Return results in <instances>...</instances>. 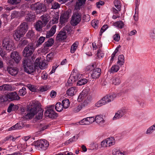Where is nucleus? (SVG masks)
Returning a JSON list of instances; mask_svg holds the SVG:
<instances>
[{
    "label": "nucleus",
    "mask_w": 155,
    "mask_h": 155,
    "mask_svg": "<svg viewBox=\"0 0 155 155\" xmlns=\"http://www.w3.org/2000/svg\"><path fill=\"white\" fill-rule=\"evenodd\" d=\"M30 110L28 111L27 114L26 115V118L29 119L33 117L35 115H36V118L40 120L42 118L43 115V111L41 109L39 106L33 105Z\"/></svg>",
    "instance_id": "f257e3e1"
},
{
    "label": "nucleus",
    "mask_w": 155,
    "mask_h": 155,
    "mask_svg": "<svg viewBox=\"0 0 155 155\" xmlns=\"http://www.w3.org/2000/svg\"><path fill=\"white\" fill-rule=\"evenodd\" d=\"M22 65L24 71L28 74H31L34 72L37 67L35 63V65L34 66L32 61L28 58H25L23 59Z\"/></svg>",
    "instance_id": "f03ea898"
},
{
    "label": "nucleus",
    "mask_w": 155,
    "mask_h": 155,
    "mask_svg": "<svg viewBox=\"0 0 155 155\" xmlns=\"http://www.w3.org/2000/svg\"><path fill=\"white\" fill-rule=\"evenodd\" d=\"M48 142L44 139L38 140L35 141L31 145L34 146L36 149L38 150H45L49 146Z\"/></svg>",
    "instance_id": "7ed1b4c3"
},
{
    "label": "nucleus",
    "mask_w": 155,
    "mask_h": 155,
    "mask_svg": "<svg viewBox=\"0 0 155 155\" xmlns=\"http://www.w3.org/2000/svg\"><path fill=\"white\" fill-rule=\"evenodd\" d=\"M2 45L6 50L10 51L14 48V43L8 37H6L2 39Z\"/></svg>",
    "instance_id": "20e7f679"
},
{
    "label": "nucleus",
    "mask_w": 155,
    "mask_h": 155,
    "mask_svg": "<svg viewBox=\"0 0 155 155\" xmlns=\"http://www.w3.org/2000/svg\"><path fill=\"white\" fill-rule=\"evenodd\" d=\"M10 58L11 60L9 61V63L11 65H13L15 63L17 64H18L21 59V56L16 51H13L11 53Z\"/></svg>",
    "instance_id": "39448f33"
},
{
    "label": "nucleus",
    "mask_w": 155,
    "mask_h": 155,
    "mask_svg": "<svg viewBox=\"0 0 155 155\" xmlns=\"http://www.w3.org/2000/svg\"><path fill=\"white\" fill-rule=\"evenodd\" d=\"M89 90L88 88L84 89L78 96V100L80 101L83 100H84V103L86 102L87 104H88L90 101L89 100H87V99H88L89 98Z\"/></svg>",
    "instance_id": "423d86ee"
},
{
    "label": "nucleus",
    "mask_w": 155,
    "mask_h": 155,
    "mask_svg": "<svg viewBox=\"0 0 155 155\" xmlns=\"http://www.w3.org/2000/svg\"><path fill=\"white\" fill-rule=\"evenodd\" d=\"M54 105L50 106L48 107L45 113V115L46 117L54 118L57 117V114L54 110Z\"/></svg>",
    "instance_id": "0eeeda50"
},
{
    "label": "nucleus",
    "mask_w": 155,
    "mask_h": 155,
    "mask_svg": "<svg viewBox=\"0 0 155 155\" xmlns=\"http://www.w3.org/2000/svg\"><path fill=\"white\" fill-rule=\"evenodd\" d=\"M34 50L33 45L31 44L28 45L26 46L23 51V55L24 56L27 57L30 56L33 53Z\"/></svg>",
    "instance_id": "6e6552de"
},
{
    "label": "nucleus",
    "mask_w": 155,
    "mask_h": 155,
    "mask_svg": "<svg viewBox=\"0 0 155 155\" xmlns=\"http://www.w3.org/2000/svg\"><path fill=\"white\" fill-rule=\"evenodd\" d=\"M81 21V16L80 14L76 12L72 15L71 21V25L73 26L77 25Z\"/></svg>",
    "instance_id": "1a4fd4ad"
},
{
    "label": "nucleus",
    "mask_w": 155,
    "mask_h": 155,
    "mask_svg": "<svg viewBox=\"0 0 155 155\" xmlns=\"http://www.w3.org/2000/svg\"><path fill=\"white\" fill-rule=\"evenodd\" d=\"M81 78V74L77 72H73L68 79V82L69 84H72Z\"/></svg>",
    "instance_id": "9d476101"
},
{
    "label": "nucleus",
    "mask_w": 155,
    "mask_h": 155,
    "mask_svg": "<svg viewBox=\"0 0 155 155\" xmlns=\"http://www.w3.org/2000/svg\"><path fill=\"white\" fill-rule=\"evenodd\" d=\"M127 112V110L125 108L119 110L115 113V116L113 118V120H115L121 118L125 115Z\"/></svg>",
    "instance_id": "9b49d317"
},
{
    "label": "nucleus",
    "mask_w": 155,
    "mask_h": 155,
    "mask_svg": "<svg viewBox=\"0 0 155 155\" xmlns=\"http://www.w3.org/2000/svg\"><path fill=\"white\" fill-rule=\"evenodd\" d=\"M69 15L70 13L68 11L64 12L61 13L59 20L60 23L62 24L67 22L68 19L69 18Z\"/></svg>",
    "instance_id": "f8f14e48"
},
{
    "label": "nucleus",
    "mask_w": 155,
    "mask_h": 155,
    "mask_svg": "<svg viewBox=\"0 0 155 155\" xmlns=\"http://www.w3.org/2000/svg\"><path fill=\"white\" fill-rule=\"evenodd\" d=\"M41 58H37L35 61V65H38L39 68L41 69H44L47 67V64L45 60H43L40 62Z\"/></svg>",
    "instance_id": "ddd939ff"
},
{
    "label": "nucleus",
    "mask_w": 155,
    "mask_h": 155,
    "mask_svg": "<svg viewBox=\"0 0 155 155\" xmlns=\"http://www.w3.org/2000/svg\"><path fill=\"white\" fill-rule=\"evenodd\" d=\"M8 97H9V100L10 101H18L20 99V97L18 96L15 91L8 93Z\"/></svg>",
    "instance_id": "4468645a"
},
{
    "label": "nucleus",
    "mask_w": 155,
    "mask_h": 155,
    "mask_svg": "<svg viewBox=\"0 0 155 155\" xmlns=\"http://www.w3.org/2000/svg\"><path fill=\"white\" fill-rule=\"evenodd\" d=\"M101 73V70L100 68H97L94 69L91 74V77L93 79H96L99 77Z\"/></svg>",
    "instance_id": "2eb2a0df"
},
{
    "label": "nucleus",
    "mask_w": 155,
    "mask_h": 155,
    "mask_svg": "<svg viewBox=\"0 0 155 155\" xmlns=\"http://www.w3.org/2000/svg\"><path fill=\"white\" fill-rule=\"evenodd\" d=\"M41 20H39L35 24L34 27L36 31L41 32L42 31V28L45 26Z\"/></svg>",
    "instance_id": "dca6fc26"
},
{
    "label": "nucleus",
    "mask_w": 155,
    "mask_h": 155,
    "mask_svg": "<svg viewBox=\"0 0 155 155\" xmlns=\"http://www.w3.org/2000/svg\"><path fill=\"white\" fill-rule=\"evenodd\" d=\"M43 5L42 4L37 3L31 5V8L33 10H36L37 12L40 13L43 11L42 10Z\"/></svg>",
    "instance_id": "f3484780"
},
{
    "label": "nucleus",
    "mask_w": 155,
    "mask_h": 155,
    "mask_svg": "<svg viewBox=\"0 0 155 155\" xmlns=\"http://www.w3.org/2000/svg\"><path fill=\"white\" fill-rule=\"evenodd\" d=\"M78 91V89L77 87H71L67 90L66 94L68 96H73L76 94Z\"/></svg>",
    "instance_id": "a211bd4d"
},
{
    "label": "nucleus",
    "mask_w": 155,
    "mask_h": 155,
    "mask_svg": "<svg viewBox=\"0 0 155 155\" xmlns=\"http://www.w3.org/2000/svg\"><path fill=\"white\" fill-rule=\"evenodd\" d=\"M18 29L25 34L28 29L27 23L25 22L22 23L20 25Z\"/></svg>",
    "instance_id": "6ab92c4d"
},
{
    "label": "nucleus",
    "mask_w": 155,
    "mask_h": 155,
    "mask_svg": "<svg viewBox=\"0 0 155 155\" xmlns=\"http://www.w3.org/2000/svg\"><path fill=\"white\" fill-rule=\"evenodd\" d=\"M114 6L117 9L115 8H113V12L114 14H117L119 11L121 10V5L120 2L118 0H115L114 2Z\"/></svg>",
    "instance_id": "aec40b11"
},
{
    "label": "nucleus",
    "mask_w": 155,
    "mask_h": 155,
    "mask_svg": "<svg viewBox=\"0 0 155 155\" xmlns=\"http://www.w3.org/2000/svg\"><path fill=\"white\" fill-rule=\"evenodd\" d=\"M7 71L8 73L11 75L15 76L18 74L19 69L16 67H10L8 68Z\"/></svg>",
    "instance_id": "412c9836"
},
{
    "label": "nucleus",
    "mask_w": 155,
    "mask_h": 155,
    "mask_svg": "<svg viewBox=\"0 0 155 155\" xmlns=\"http://www.w3.org/2000/svg\"><path fill=\"white\" fill-rule=\"evenodd\" d=\"M67 38L66 33L65 31H61L56 37V39L59 41L64 40Z\"/></svg>",
    "instance_id": "4be33fe9"
},
{
    "label": "nucleus",
    "mask_w": 155,
    "mask_h": 155,
    "mask_svg": "<svg viewBox=\"0 0 155 155\" xmlns=\"http://www.w3.org/2000/svg\"><path fill=\"white\" fill-rule=\"evenodd\" d=\"M87 0H77L75 5V9L76 10H79L82 6L85 3Z\"/></svg>",
    "instance_id": "5701e85b"
},
{
    "label": "nucleus",
    "mask_w": 155,
    "mask_h": 155,
    "mask_svg": "<svg viewBox=\"0 0 155 155\" xmlns=\"http://www.w3.org/2000/svg\"><path fill=\"white\" fill-rule=\"evenodd\" d=\"M96 122L99 125H102L105 122V120L101 115H97L95 117Z\"/></svg>",
    "instance_id": "b1692460"
},
{
    "label": "nucleus",
    "mask_w": 155,
    "mask_h": 155,
    "mask_svg": "<svg viewBox=\"0 0 155 155\" xmlns=\"http://www.w3.org/2000/svg\"><path fill=\"white\" fill-rule=\"evenodd\" d=\"M56 26L55 25L53 26L50 31H47L46 37V38H49L53 35L56 31Z\"/></svg>",
    "instance_id": "393cba45"
},
{
    "label": "nucleus",
    "mask_w": 155,
    "mask_h": 155,
    "mask_svg": "<svg viewBox=\"0 0 155 155\" xmlns=\"http://www.w3.org/2000/svg\"><path fill=\"white\" fill-rule=\"evenodd\" d=\"M24 34L18 29L16 30L13 35V36L15 39L16 41L19 40L20 38L22 37Z\"/></svg>",
    "instance_id": "a878e982"
},
{
    "label": "nucleus",
    "mask_w": 155,
    "mask_h": 155,
    "mask_svg": "<svg viewBox=\"0 0 155 155\" xmlns=\"http://www.w3.org/2000/svg\"><path fill=\"white\" fill-rule=\"evenodd\" d=\"M106 140L108 147H110L115 143V140L114 138L113 137H110Z\"/></svg>",
    "instance_id": "bb28decb"
},
{
    "label": "nucleus",
    "mask_w": 155,
    "mask_h": 155,
    "mask_svg": "<svg viewBox=\"0 0 155 155\" xmlns=\"http://www.w3.org/2000/svg\"><path fill=\"white\" fill-rule=\"evenodd\" d=\"M49 16L48 14H45L41 16V19L42 20V21L44 25H46L49 21Z\"/></svg>",
    "instance_id": "cd10ccee"
},
{
    "label": "nucleus",
    "mask_w": 155,
    "mask_h": 155,
    "mask_svg": "<svg viewBox=\"0 0 155 155\" xmlns=\"http://www.w3.org/2000/svg\"><path fill=\"white\" fill-rule=\"evenodd\" d=\"M12 88V87L10 85L8 84H5L0 86V91H11Z\"/></svg>",
    "instance_id": "c85d7f7f"
},
{
    "label": "nucleus",
    "mask_w": 155,
    "mask_h": 155,
    "mask_svg": "<svg viewBox=\"0 0 155 155\" xmlns=\"http://www.w3.org/2000/svg\"><path fill=\"white\" fill-rule=\"evenodd\" d=\"M124 55L121 54L119 55L118 58V61H117V64L120 66H122L124 64Z\"/></svg>",
    "instance_id": "c756f323"
},
{
    "label": "nucleus",
    "mask_w": 155,
    "mask_h": 155,
    "mask_svg": "<svg viewBox=\"0 0 155 155\" xmlns=\"http://www.w3.org/2000/svg\"><path fill=\"white\" fill-rule=\"evenodd\" d=\"M54 43V40L52 38L49 39L48 41L44 44L45 48H48L52 46Z\"/></svg>",
    "instance_id": "7c9ffc66"
},
{
    "label": "nucleus",
    "mask_w": 155,
    "mask_h": 155,
    "mask_svg": "<svg viewBox=\"0 0 155 155\" xmlns=\"http://www.w3.org/2000/svg\"><path fill=\"white\" fill-rule=\"evenodd\" d=\"M112 84L115 85L119 84L121 82L120 78L119 77L116 76L112 78Z\"/></svg>",
    "instance_id": "2f4dec72"
},
{
    "label": "nucleus",
    "mask_w": 155,
    "mask_h": 155,
    "mask_svg": "<svg viewBox=\"0 0 155 155\" xmlns=\"http://www.w3.org/2000/svg\"><path fill=\"white\" fill-rule=\"evenodd\" d=\"M55 108L57 111L60 112L63 110L64 107L61 103L58 102L56 104Z\"/></svg>",
    "instance_id": "473e14b6"
},
{
    "label": "nucleus",
    "mask_w": 155,
    "mask_h": 155,
    "mask_svg": "<svg viewBox=\"0 0 155 155\" xmlns=\"http://www.w3.org/2000/svg\"><path fill=\"white\" fill-rule=\"evenodd\" d=\"M62 104L64 109L67 108L70 106V102L69 100L65 99L62 101Z\"/></svg>",
    "instance_id": "72a5a7b5"
},
{
    "label": "nucleus",
    "mask_w": 155,
    "mask_h": 155,
    "mask_svg": "<svg viewBox=\"0 0 155 155\" xmlns=\"http://www.w3.org/2000/svg\"><path fill=\"white\" fill-rule=\"evenodd\" d=\"M119 68L120 67L118 65H113L111 68L110 72V73H114L117 72L119 70Z\"/></svg>",
    "instance_id": "f704fd0d"
},
{
    "label": "nucleus",
    "mask_w": 155,
    "mask_h": 155,
    "mask_svg": "<svg viewBox=\"0 0 155 155\" xmlns=\"http://www.w3.org/2000/svg\"><path fill=\"white\" fill-rule=\"evenodd\" d=\"M78 45V42L76 41L75 42L71 47V52L72 53H73L76 50L77 47Z\"/></svg>",
    "instance_id": "c9c22d12"
},
{
    "label": "nucleus",
    "mask_w": 155,
    "mask_h": 155,
    "mask_svg": "<svg viewBox=\"0 0 155 155\" xmlns=\"http://www.w3.org/2000/svg\"><path fill=\"white\" fill-rule=\"evenodd\" d=\"M114 26L118 28H122L124 26V24L121 21H119L115 22L114 24Z\"/></svg>",
    "instance_id": "e433bc0d"
},
{
    "label": "nucleus",
    "mask_w": 155,
    "mask_h": 155,
    "mask_svg": "<svg viewBox=\"0 0 155 155\" xmlns=\"http://www.w3.org/2000/svg\"><path fill=\"white\" fill-rule=\"evenodd\" d=\"M88 81V80L86 79H81L79 80L77 83L78 85L81 86L84 85L86 84Z\"/></svg>",
    "instance_id": "4c0bfd02"
},
{
    "label": "nucleus",
    "mask_w": 155,
    "mask_h": 155,
    "mask_svg": "<svg viewBox=\"0 0 155 155\" xmlns=\"http://www.w3.org/2000/svg\"><path fill=\"white\" fill-rule=\"evenodd\" d=\"M9 100V97H8V93L5 95L1 96L0 97V101L1 102L7 101Z\"/></svg>",
    "instance_id": "58836bf2"
},
{
    "label": "nucleus",
    "mask_w": 155,
    "mask_h": 155,
    "mask_svg": "<svg viewBox=\"0 0 155 155\" xmlns=\"http://www.w3.org/2000/svg\"><path fill=\"white\" fill-rule=\"evenodd\" d=\"M26 89L24 87H23L19 91V95L20 96H24L26 93Z\"/></svg>",
    "instance_id": "ea45409f"
},
{
    "label": "nucleus",
    "mask_w": 155,
    "mask_h": 155,
    "mask_svg": "<svg viewBox=\"0 0 155 155\" xmlns=\"http://www.w3.org/2000/svg\"><path fill=\"white\" fill-rule=\"evenodd\" d=\"M79 124L81 125H89V122H88V120L87 118H86L83 119L81 120L78 122Z\"/></svg>",
    "instance_id": "a19ab883"
},
{
    "label": "nucleus",
    "mask_w": 155,
    "mask_h": 155,
    "mask_svg": "<svg viewBox=\"0 0 155 155\" xmlns=\"http://www.w3.org/2000/svg\"><path fill=\"white\" fill-rule=\"evenodd\" d=\"M58 19L59 16L56 14L50 22H51L53 24H56L58 22Z\"/></svg>",
    "instance_id": "79ce46f5"
},
{
    "label": "nucleus",
    "mask_w": 155,
    "mask_h": 155,
    "mask_svg": "<svg viewBox=\"0 0 155 155\" xmlns=\"http://www.w3.org/2000/svg\"><path fill=\"white\" fill-rule=\"evenodd\" d=\"M45 37L41 36L40 37L37 41L38 44L37 46H38L40 45H41L45 41Z\"/></svg>",
    "instance_id": "37998d69"
},
{
    "label": "nucleus",
    "mask_w": 155,
    "mask_h": 155,
    "mask_svg": "<svg viewBox=\"0 0 155 155\" xmlns=\"http://www.w3.org/2000/svg\"><path fill=\"white\" fill-rule=\"evenodd\" d=\"M97 55L98 58H101L104 56V53L101 49H99L97 51Z\"/></svg>",
    "instance_id": "c03bdc74"
},
{
    "label": "nucleus",
    "mask_w": 155,
    "mask_h": 155,
    "mask_svg": "<svg viewBox=\"0 0 155 155\" xmlns=\"http://www.w3.org/2000/svg\"><path fill=\"white\" fill-rule=\"evenodd\" d=\"M26 35L28 38H31L34 37V33L33 31H29L27 34Z\"/></svg>",
    "instance_id": "a18cd8bd"
},
{
    "label": "nucleus",
    "mask_w": 155,
    "mask_h": 155,
    "mask_svg": "<svg viewBox=\"0 0 155 155\" xmlns=\"http://www.w3.org/2000/svg\"><path fill=\"white\" fill-rule=\"evenodd\" d=\"M113 153L114 155H124V153L117 149H114L113 150Z\"/></svg>",
    "instance_id": "49530a36"
},
{
    "label": "nucleus",
    "mask_w": 155,
    "mask_h": 155,
    "mask_svg": "<svg viewBox=\"0 0 155 155\" xmlns=\"http://www.w3.org/2000/svg\"><path fill=\"white\" fill-rule=\"evenodd\" d=\"M150 37L153 39H155V28L153 29L149 33Z\"/></svg>",
    "instance_id": "de8ad7c7"
},
{
    "label": "nucleus",
    "mask_w": 155,
    "mask_h": 155,
    "mask_svg": "<svg viewBox=\"0 0 155 155\" xmlns=\"http://www.w3.org/2000/svg\"><path fill=\"white\" fill-rule=\"evenodd\" d=\"M19 15V14L18 12L14 11L12 13L11 16L12 18H15L18 17Z\"/></svg>",
    "instance_id": "09e8293b"
},
{
    "label": "nucleus",
    "mask_w": 155,
    "mask_h": 155,
    "mask_svg": "<svg viewBox=\"0 0 155 155\" xmlns=\"http://www.w3.org/2000/svg\"><path fill=\"white\" fill-rule=\"evenodd\" d=\"M102 99L100 100L99 101H98L96 104L95 106L97 107H99L105 104H104V102H103V101Z\"/></svg>",
    "instance_id": "8fccbe9b"
},
{
    "label": "nucleus",
    "mask_w": 155,
    "mask_h": 155,
    "mask_svg": "<svg viewBox=\"0 0 155 155\" xmlns=\"http://www.w3.org/2000/svg\"><path fill=\"white\" fill-rule=\"evenodd\" d=\"M21 0H8V2L13 5H16L19 3Z\"/></svg>",
    "instance_id": "3c124183"
},
{
    "label": "nucleus",
    "mask_w": 155,
    "mask_h": 155,
    "mask_svg": "<svg viewBox=\"0 0 155 155\" xmlns=\"http://www.w3.org/2000/svg\"><path fill=\"white\" fill-rule=\"evenodd\" d=\"M90 16L88 14L84 15L83 17V20L85 21H88L90 20Z\"/></svg>",
    "instance_id": "603ef678"
},
{
    "label": "nucleus",
    "mask_w": 155,
    "mask_h": 155,
    "mask_svg": "<svg viewBox=\"0 0 155 155\" xmlns=\"http://www.w3.org/2000/svg\"><path fill=\"white\" fill-rule=\"evenodd\" d=\"M60 7V5L58 3L55 2L52 4L51 8L57 9Z\"/></svg>",
    "instance_id": "864d4df0"
},
{
    "label": "nucleus",
    "mask_w": 155,
    "mask_h": 155,
    "mask_svg": "<svg viewBox=\"0 0 155 155\" xmlns=\"http://www.w3.org/2000/svg\"><path fill=\"white\" fill-rule=\"evenodd\" d=\"M53 53H50L48 54L46 56L47 61H49L51 60L53 57Z\"/></svg>",
    "instance_id": "5fc2aeb1"
},
{
    "label": "nucleus",
    "mask_w": 155,
    "mask_h": 155,
    "mask_svg": "<svg viewBox=\"0 0 155 155\" xmlns=\"http://www.w3.org/2000/svg\"><path fill=\"white\" fill-rule=\"evenodd\" d=\"M116 94L114 93H112L108 95V97L110 101H113L116 97Z\"/></svg>",
    "instance_id": "6e6d98bb"
},
{
    "label": "nucleus",
    "mask_w": 155,
    "mask_h": 155,
    "mask_svg": "<svg viewBox=\"0 0 155 155\" xmlns=\"http://www.w3.org/2000/svg\"><path fill=\"white\" fill-rule=\"evenodd\" d=\"M103 101L104 102L105 104L109 102H110L109 97L108 95H107L105 96L103 98H102Z\"/></svg>",
    "instance_id": "4d7b16f0"
},
{
    "label": "nucleus",
    "mask_w": 155,
    "mask_h": 155,
    "mask_svg": "<svg viewBox=\"0 0 155 155\" xmlns=\"http://www.w3.org/2000/svg\"><path fill=\"white\" fill-rule=\"evenodd\" d=\"M108 28V25H103L101 28L100 35H101L102 33L104 32Z\"/></svg>",
    "instance_id": "13d9d810"
},
{
    "label": "nucleus",
    "mask_w": 155,
    "mask_h": 155,
    "mask_svg": "<svg viewBox=\"0 0 155 155\" xmlns=\"http://www.w3.org/2000/svg\"><path fill=\"white\" fill-rule=\"evenodd\" d=\"M82 106L79 105L77 107L74 108V112L77 113L79 112L82 108Z\"/></svg>",
    "instance_id": "bf43d9fd"
},
{
    "label": "nucleus",
    "mask_w": 155,
    "mask_h": 155,
    "mask_svg": "<svg viewBox=\"0 0 155 155\" xmlns=\"http://www.w3.org/2000/svg\"><path fill=\"white\" fill-rule=\"evenodd\" d=\"M27 87L29 89L32 91L34 92L36 91V88L34 87V85L29 84L27 85Z\"/></svg>",
    "instance_id": "052dcab7"
},
{
    "label": "nucleus",
    "mask_w": 155,
    "mask_h": 155,
    "mask_svg": "<svg viewBox=\"0 0 155 155\" xmlns=\"http://www.w3.org/2000/svg\"><path fill=\"white\" fill-rule=\"evenodd\" d=\"M101 147L105 148L107 147H108L107 144L106 140L102 141L101 142Z\"/></svg>",
    "instance_id": "680f3d73"
},
{
    "label": "nucleus",
    "mask_w": 155,
    "mask_h": 155,
    "mask_svg": "<svg viewBox=\"0 0 155 155\" xmlns=\"http://www.w3.org/2000/svg\"><path fill=\"white\" fill-rule=\"evenodd\" d=\"M89 124L92 123L95 121V117H87Z\"/></svg>",
    "instance_id": "e2e57ef3"
},
{
    "label": "nucleus",
    "mask_w": 155,
    "mask_h": 155,
    "mask_svg": "<svg viewBox=\"0 0 155 155\" xmlns=\"http://www.w3.org/2000/svg\"><path fill=\"white\" fill-rule=\"evenodd\" d=\"M153 128L152 127V126H151L149 128H148L147 131H146V134H151L153 132V130H154Z\"/></svg>",
    "instance_id": "0e129e2a"
},
{
    "label": "nucleus",
    "mask_w": 155,
    "mask_h": 155,
    "mask_svg": "<svg viewBox=\"0 0 155 155\" xmlns=\"http://www.w3.org/2000/svg\"><path fill=\"white\" fill-rule=\"evenodd\" d=\"M138 10L137 11L135 10V14L134 16V19L135 21H137L138 19Z\"/></svg>",
    "instance_id": "69168bd1"
},
{
    "label": "nucleus",
    "mask_w": 155,
    "mask_h": 155,
    "mask_svg": "<svg viewBox=\"0 0 155 155\" xmlns=\"http://www.w3.org/2000/svg\"><path fill=\"white\" fill-rule=\"evenodd\" d=\"M113 38L115 41H118L120 40V36L118 34H116L114 35Z\"/></svg>",
    "instance_id": "338daca9"
},
{
    "label": "nucleus",
    "mask_w": 155,
    "mask_h": 155,
    "mask_svg": "<svg viewBox=\"0 0 155 155\" xmlns=\"http://www.w3.org/2000/svg\"><path fill=\"white\" fill-rule=\"evenodd\" d=\"M97 21L94 20L92 21L91 25L94 28H95L97 26Z\"/></svg>",
    "instance_id": "774afa93"
}]
</instances>
